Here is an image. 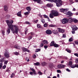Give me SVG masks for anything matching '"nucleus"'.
Instances as JSON below:
<instances>
[{
    "instance_id": "obj_24",
    "label": "nucleus",
    "mask_w": 78,
    "mask_h": 78,
    "mask_svg": "<svg viewBox=\"0 0 78 78\" xmlns=\"http://www.w3.org/2000/svg\"><path fill=\"white\" fill-rule=\"evenodd\" d=\"M15 48H17V49H20V46H18L17 45H16L15 46Z\"/></svg>"
},
{
    "instance_id": "obj_27",
    "label": "nucleus",
    "mask_w": 78,
    "mask_h": 78,
    "mask_svg": "<svg viewBox=\"0 0 78 78\" xmlns=\"http://www.w3.org/2000/svg\"><path fill=\"white\" fill-rule=\"evenodd\" d=\"M56 48H58V47H59V45L56 43H55L54 46Z\"/></svg>"
},
{
    "instance_id": "obj_12",
    "label": "nucleus",
    "mask_w": 78,
    "mask_h": 78,
    "mask_svg": "<svg viewBox=\"0 0 78 78\" xmlns=\"http://www.w3.org/2000/svg\"><path fill=\"white\" fill-rule=\"evenodd\" d=\"M67 15L71 17L73 16V13L70 11H69L67 12Z\"/></svg>"
},
{
    "instance_id": "obj_32",
    "label": "nucleus",
    "mask_w": 78,
    "mask_h": 78,
    "mask_svg": "<svg viewBox=\"0 0 78 78\" xmlns=\"http://www.w3.org/2000/svg\"><path fill=\"white\" fill-rule=\"evenodd\" d=\"M44 17V18H46V19H48V16H47L45 15H43Z\"/></svg>"
},
{
    "instance_id": "obj_39",
    "label": "nucleus",
    "mask_w": 78,
    "mask_h": 78,
    "mask_svg": "<svg viewBox=\"0 0 78 78\" xmlns=\"http://www.w3.org/2000/svg\"><path fill=\"white\" fill-rule=\"evenodd\" d=\"M3 66V63H0V69H1Z\"/></svg>"
},
{
    "instance_id": "obj_23",
    "label": "nucleus",
    "mask_w": 78,
    "mask_h": 78,
    "mask_svg": "<svg viewBox=\"0 0 78 78\" xmlns=\"http://www.w3.org/2000/svg\"><path fill=\"white\" fill-rule=\"evenodd\" d=\"M17 15L19 16V17H21L22 15H21V12H19L17 13Z\"/></svg>"
},
{
    "instance_id": "obj_43",
    "label": "nucleus",
    "mask_w": 78,
    "mask_h": 78,
    "mask_svg": "<svg viewBox=\"0 0 78 78\" xmlns=\"http://www.w3.org/2000/svg\"><path fill=\"white\" fill-rule=\"evenodd\" d=\"M15 76V74L13 73H12L11 76V78H12V77H14V76Z\"/></svg>"
},
{
    "instance_id": "obj_28",
    "label": "nucleus",
    "mask_w": 78,
    "mask_h": 78,
    "mask_svg": "<svg viewBox=\"0 0 78 78\" xmlns=\"http://www.w3.org/2000/svg\"><path fill=\"white\" fill-rule=\"evenodd\" d=\"M71 68H75V67H76V65H73L71 66Z\"/></svg>"
},
{
    "instance_id": "obj_59",
    "label": "nucleus",
    "mask_w": 78,
    "mask_h": 78,
    "mask_svg": "<svg viewBox=\"0 0 78 78\" xmlns=\"http://www.w3.org/2000/svg\"><path fill=\"white\" fill-rule=\"evenodd\" d=\"M66 35L65 34H63V37H65Z\"/></svg>"
},
{
    "instance_id": "obj_22",
    "label": "nucleus",
    "mask_w": 78,
    "mask_h": 78,
    "mask_svg": "<svg viewBox=\"0 0 78 78\" xmlns=\"http://www.w3.org/2000/svg\"><path fill=\"white\" fill-rule=\"evenodd\" d=\"M55 44V41H52L51 42L50 45V46H54Z\"/></svg>"
},
{
    "instance_id": "obj_15",
    "label": "nucleus",
    "mask_w": 78,
    "mask_h": 78,
    "mask_svg": "<svg viewBox=\"0 0 78 78\" xmlns=\"http://www.w3.org/2000/svg\"><path fill=\"white\" fill-rule=\"evenodd\" d=\"M52 32L54 34H58V30H53Z\"/></svg>"
},
{
    "instance_id": "obj_20",
    "label": "nucleus",
    "mask_w": 78,
    "mask_h": 78,
    "mask_svg": "<svg viewBox=\"0 0 78 78\" xmlns=\"http://www.w3.org/2000/svg\"><path fill=\"white\" fill-rule=\"evenodd\" d=\"M1 32L2 33V36H4V35H5V31L4 30H1Z\"/></svg>"
},
{
    "instance_id": "obj_41",
    "label": "nucleus",
    "mask_w": 78,
    "mask_h": 78,
    "mask_svg": "<svg viewBox=\"0 0 78 78\" xmlns=\"http://www.w3.org/2000/svg\"><path fill=\"white\" fill-rule=\"evenodd\" d=\"M73 21H74V23H77L78 22V20H76V19L73 20Z\"/></svg>"
},
{
    "instance_id": "obj_35",
    "label": "nucleus",
    "mask_w": 78,
    "mask_h": 78,
    "mask_svg": "<svg viewBox=\"0 0 78 78\" xmlns=\"http://www.w3.org/2000/svg\"><path fill=\"white\" fill-rule=\"evenodd\" d=\"M46 64H47V63H45V62H43L42 63V65L43 66H46Z\"/></svg>"
},
{
    "instance_id": "obj_52",
    "label": "nucleus",
    "mask_w": 78,
    "mask_h": 78,
    "mask_svg": "<svg viewBox=\"0 0 78 78\" xmlns=\"http://www.w3.org/2000/svg\"><path fill=\"white\" fill-rule=\"evenodd\" d=\"M14 53L16 55H19V53L17 52H15Z\"/></svg>"
},
{
    "instance_id": "obj_30",
    "label": "nucleus",
    "mask_w": 78,
    "mask_h": 78,
    "mask_svg": "<svg viewBox=\"0 0 78 78\" xmlns=\"http://www.w3.org/2000/svg\"><path fill=\"white\" fill-rule=\"evenodd\" d=\"M37 28H41V24H38L37 25Z\"/></svg>"
},
{
    "instance_id": "obj_26",
    "label": "nucleus",
    "mask_w": 78,
    "mask_h": 78,
    "mask_svg": "<svg viewBox=\"0 0 78 78\" xmlns=\"http://www.w3.org/2000/svg\"><path fill=\"white\" fill-rule=\"evenodd\" d=\"M34 65L35 66H39L40 65V63L39 62H37L36 63H34Z\"/></svg>"
},
{
    "instance_id": "obj_58",
    "label": "nucleus",
    "mask_w": 78,
    "mask_h": 78,
    "mask_svg": "<svg viewBox=\"0 0 78 78\" xmlns=\"http://www.w3.org/2000/svg\"><path fill=\"white\" fill-rule=\"evenodd\" d=\"M75 43L77 45L78 44V41H75Z\"/></svg>"
},
{
    "instance_id": "obj_40",
    "label": "nucleus",
    "mask_w": 78,
    "mask_h": 78,
    "mask_svg": "<svg viewBox=\"0 0 78 78\" xmlns=\"http://www.w3.org/2000/svg\"><path fill=\"white\" fill-rule=\"evenodd\" d=\"M41 51V49H37L35 50V52H38V51Z\"/></svg>"
},
{
    "instance_id": "obj_42",
    "label": "nucleus",
    "mask_w": 78,
    "mask_h": 78,
    "mask_svg": "<svg viewBox=\"0 0 78 78\" xmlns=\"http://www.w3.org/2000/svg\"><path fill=\"white\" fill-rule=\"evenodd\" d=\"M57 0H51V2H55L56 3V1Z\"/></svg>"
},
{
    "instance_id": "obj_17",
    "label": "nucleus",
    "mask_w": 78,
    "mask_h": 78,
    "mask_svg": "<svg viewBox=\"0 0 78 78\" xmlns=\"http://www.w3.org/2000/svg\"><path fill=\"white\" fill-rule=\"evenodd\" d=\"M26 9L28 11H30L31 10V8L30 6H28L26 7Z\"/></svg>"
},
{
    "instance_id": "obj_48",
    "label": "nucleus",
    "mask_w": 78,
    "mask_h": 78,
    "mask_svg": "<svg viewBox=\"0 0 78 78\" xmlns=\"http://www.w3.org/2000/svg\"><path fill=\"white\" fill-rule=\"evenodd\" d=\"M33 58H36V56L34 54L33 55Z\"/></svg>"
},
{
    "instance_id": "obj_45",
    "label": "nucleus",
    "mask_w": 78,
    "mask_h": 78,
    "mask_svg": "<svg viewBox=\"0 0 78 78\" xmlns=\"http://www.w3.org/2000/svg\"><path fill=\"white\" fill-rule=\"evenodd\" d=\"M32 39V37L30 36L28 37V39L30 41V39Z\"/></svg>"
},
{
    "instance_id": "obj_6",
    "label": "nucleus",
    "mask_w": 78,
    "mask_h": 78,
    "mask_svg": "<svg viewBox=\"0 0 78 78\" xmlns=\"http://www.w3.org/2000/svg\"><path fill=\"white\" fill-rule=\"evenodd\" d=\"M34 2H36L37 3L39 4H43V1L41 0H33Z\"/></svg>"
},
{
    "instance_id": "obj_49",
    "label": "nucleus",
    "mask_w": 78,
    "mask_h": 78,
    "mask_svg": "<svg viewBox=\"0 0 78 78\" xmlns=\"http://www.w3.org/2000/svg\"><path fill=\"white\" fill-rule=\"evenodd\" d=\"M44 47L45 49H47L48 48V46L47 45H45L44 46Z\"/></svg>"
},
{
    "instance_id": "obj_44",
    "label": "nucleus",
    "mask_w": 78,
    "mask_h": 78,
    "mask_svg": "<svg viewBox=\"0 0 78 78\" xmlns=\"http://www.w3.org/2000/svg\"><path fill=\"white\" fill-rule=\"evenodd\" d=\"M66 50L68 52V53H71V51L70 50L66 49Z\"/></svg>"
},
{
    "instance_id": "obj_61",
    "label": "nucleus",
    "mask_w": 78,
    "mask_h": 78,
    "mask_svg": "<svg viewBox=\"0 0 78 78\" xmlns=\"http://www.w3.org/2000/svg\"><path fill=\"white\" fill-rule=\"evenodd\" d=\"M31 35L32 36H33V35H34V33H31Z\"/></svg>"
},
{
    "instance_id": "obj_18",
    "label": "nucleus",
    "mask_w": 78,
    "mask_h": 78,
    "mask_svg": "<svg viewBox=\"0 0 78 78\" xmlns=\"http://www.w3.org/2000/svg\"><path fill=\"white\" fill-rule=\"evenodd\" d=\"M30 69L32 70L33 73H34V75H36L37 73L36 72V71L33 68H30Z\"/></svg>"
},
{
    "instance_id": "obj_21",
    "label": "nucleus",
    "mask_w": 78,
    "mask_h": 78,
    "mask_svg": "<svg viewBox=\"0 0 78 78\" xmlns=\"http://www.w3.org/2000/svg\"><path fill=\"white\" fill-rule=\"evenodd\" d=\"M47 6L48 8H50L52 6V5L50 3H48L47 5Z\"/></svg>"
},
{
    "instance_id": "obj_14",
    "label": "nucleus",
    "mask_w": 78,
    "mask_h": 78,
    "mask_svg": "<svg viewBox=\"0 0 78 78\" xmlns=\"http://www.w3.org/2000/svg\"><path fill=\"white\" fill-rule=\"evenodd\" d=\"M67 20H68V22L69 23H70L71 22H72L73 20L72 19V18H69L67 19Z\"/></svg>"
},
{
    "instance_id": "obj_31",
    "label": "nucleus",
    "mask_w": 78,
    "mask_h": 78,
    "mask_svg": "<svg viewBox=\"0 0 78 78\" xmlns=\"http://www.w3.org/2000/svg\"><path fill=\"white\" fill-rule=\"evenodd\" d=\"M49 27H56V25H53V24H50L49 25Z\"/></svg>"
},
{
    "instance_id": "obj_54",
    "label": "nucleus",
    "mask_w": 78,
    "mask_h": 78,
    "mask_svg": "<svg viewBox=\"0 0 78 78\" xmlns=\"http://www.w3.org/2000/svg\"><path fill=\"white\" fill-rule=\"evenodd\" d=\"M74 55L75 56H77V57H78V54L75 53V54H74Z\"/></svg>"
},
{
    "instance_id": "obj_13",
    "label": "nucleus",
    "mask_w": 78,
    "mask_h": 78,
    "mask_svg": "<svg viewBox=\"0 0 78 78\" xmlns=\"http://www.w3.org/2000/svg\"><path fill=\"white\" fill-rule=\"evenodd\" d=\"M58 32H60V33H63L64 32V30L60 28H58Z\"/></svg>"
},
{
    "instance_id": "obj_2",
    "label": "nucleus",
    "mask_w": 78,
    "mask_h": 78,
    "mask_svg": "<svg viewBox=\"0 0 78 78\" xmlns=\"http://www.w3.org/2000/svg\"><path fill=\"white\" fill-rule=\"evenodd\" d=\"M59 12L55 10H52L51 11V13L49 15L50 18L53 19L54 17H57L59 16Z\"/></svg>"
},
{
    "instance_id": "obj_9",
    "label": "nucleus",
    "mask_w": 78,
    "mask_h": 78,
    "mask_svg": "<svg viewBox=\"0 0 78 78\" xmlns=\"http://www.w3.org/2000/svg\"><path fill=\"white\" fill-rule=\"evenodd\" d=\"M46 33L47 34H51L52 33V31L49 29L47 30L46 31Z\"/></svg>"
},
{
    "instance_id": "obj_25",
    "label": "nucleus",
    "mask_w": 78,
    "mask_h": 78,
    "mask_svg": "<svg viewBox=\"0 0 78 78\" xmlns=\"http://www.w3.org/2000/svg\"><path fill=\"white\" fill-rule=\"evenodd\" d=\"M30 13V12L28 11V12H24V14L26 16L27 15H28Z\"/></svg>"
},
{
    "instance_id": "obj_62",
    "label": "nucleus",
    "mask_w": 78,
    "mask_h": 78,
    "mask_svg": "<svg viewBox=\"0 0 78 78\" xmlns=\"http://www.w3.org/2000/svg\"><path fill=\"white\" fill-rule=\"evenodd\" d=\"M28 59H29V58L28 57H26V61H27V60H28Z\"/></svg>"
},
{
    "instance_id": "obj_36",
    "label": "nucleus",
    "mask_w": 78,
    "mask_h": 78,
    "mask_svg": "<svg viewBox=\"0 0 78 78\" xmlns=\"http://www.w3.org/2000/svg\"><path fill=\"white\" fill-rule=\"evenodd\" d=\"M5 60H4V58H1L0 60V62H3Z\"/></svg>"
},
{
    "instance_id": "obj_1",
    "label": "nucleus",
    "mask_w": 78,
    "mask_h": 78,
    "mask_svg": "<svg viewBox=\"0 0 78 78\" xmlns=\"http://www.w3.org/2000/svg\"><path fill=\"white\" fill-rule=\"evenodd\" d=\"M6 22L9 27V28H8L7 30V34L8 35L10 32H11V30L12 31L13 33H18V27L16 25H12V23H13V21L12 20H7ZM10 28V29H9ZM10 29L11 30H10Z\"/></svg>"
},
{
    "instance_id": "obj_64",
    "label": "nucleus",
    "mask_w": 78,
    "mask_h": 78,
    "mask_svg": "<svg viewBox=\"0 0 78 78\" xmlns=\"http://www.w3.org/2000/svg\"><path fill=\"white\" fill-rule=\"evenodd\" d=\"M73 11H76V9L75 8H73Z\"/></svg>"
},
{
    "instance_id": "obj_5",
    "label": "nucleus",
    "mask_w": 78,
    "mask_h": 78,
    "mask_svg": "<svg viewBox=\"0 0 78 78\" xmlns=\"http://www.w3.org/2000/svg\"><path fill=\"white\" fill-rule=\"evenodd\" d=\"M62 23H63L64 24L67 23V22H68L67 19L64 18L63 20H62Z\"/></svg>"
},
{
    "instance_id": "obj_46",
    "label": "nucleus",
    "mask_w": 78,
    "mask_h": 78,
    "mask_svg": "<svg viewBox=\"0 0 78 78\" xmlns=\"http://www.w3.org/2000/svg\"><path fill=\"white\" fill-rule=\"evenodd\" d=\"M44 46V44L42 43H41L40 44V47H42Z\"/></svg>"
},
{
    "instance_id": "obj_4",
    "label": "nucleus",
    "mask_w": 78,
    "mask_h": 78,
    "mask_svg": "<svg viewBox=\"0 0 78 78\" xmlns=\"http://www.w3.org/2000/svg\"><path fill=\"white\" fill-rule=\"evenodd\" d=\"M4 55L5 58H9V52L8 51H6L4 53Z\"/></svg>"
},
{
    "instance_id": "obj_60",
    "label": "nucleus",
    "mask_w": 78,
    "mask_h": 78,
    "mask_svg": "<svg viewBox=\"0 0 78 78\" xmlns=\"http://www.w3.org/2000/svg\"><path fill=\"white\" fill-rule=\"evenodd\" d=\"M64 61L63 60H62L61 62V63H62V64H63V63H64Z\"/></svg>"
},
{
    "instance_id": "obj_3",
    "label": "nucleus",
    "mask_w": 78,
    "mask_h": 78,
    "mask_svg": "<svg viewBox=\"0 0 78 78\" xmlns=\"http://www.w3.org/2000/svg\"><path fill=\"white\" fill-rule=\"evenodd\" d=\"M62 1L61 0H57L56 1V4L57 6L59 7L62 5Z\"/></svg>"
},
{
    "instance_id": "obj_8",
    "label": "nucleus",
    "mask_w": 78,
    "mask_h": 78,
    "mask_svg": "<svg viewBox=\"0 0 78 78\" xmlns=\"http://www.w3.org/2000/svg\"><path fill=\"white\" fill-rule=\"evenodd\" d=\"M71 28L73 30H74V31H76L78 30V28L76 26H71Z\"/></svg>"
},
{
    "instance_id": "obj_16",
    "label": "nucleus",
    "mask_w": 78,
    "mask_h": 78,
    "mask_svg": "<svg viewBox=\"0 0 78 78\" xmlns=\"http://www.w3.org/2000/svg\"><path fill=\"white\" fill-rule=\"evenodd\" d=\"M42 42L44 43V44H45V45H47V44H48V41H47V40H43L42 41Z\"/></svg>"
},
{
    "instance_id": "obj_33",
    "label": "nucleus",
    "mask_w": 78,
    "mask_h": 78,
    "mask_svg": "<svg viewBox=\"0 0 78 78\" xmlns=\"http://www.w3.org/2000/svg\"><path fill=\"white\" fill-rule=\"evenodd\" d=\"M41 22L43 23H45V20H44V19L43 18H41Z\"/></svg>"
},
{
    "instance_id": "obj_34",
    "label": "nucleus",
    "mask_w": 78,
    "mask_h": 78,
    "mask_svg": "<svg viewBox=\"0 0 78 78\" xmlns=\"http://www.w3.org/2000/svg\"><path fill=\"white\" fill-rule=\"evenodd\" d=\"M4 65H6L8 62V60H5L4 61Z\"/></svg>"
},
{
    "instance_id": "obj_38",
    "label": "nucleus",
    "mask_w": 78,
    "mask_h": 78,
    "mask_svg": "<svg viewBox=\"0 0 78 78\" xmlns=\"http://www.w3.org/2000/svg\"><path fill=\"white\" fill-rule=\"evenodd\" d=\"M25 24H27L28 25H30L31 23L29 22L28 21H26V22H25Z\"/></svg>"
},
{
    "instance_id": "obj_10",
    "label": "nucleus",
    "mask_w": 78,
    "mask_h": 78,
    "mask_svg": "<svg viewBox=\"0 0 78 78\" xmlns=\"http://www.w3.org/2000/svg\"><path fill=\"white\" fill-rule=\"evenodd\" d=\"M67 11V9H63L61 8L60 9V12H64Z\"/></svg>"
},
{
    "instance_id": "obj_51",
    "label": "nucleus",
    "mask_w": 78,
    "mask_h": 78,
    "mask_svg": "<svg viewBox=\"0 0 78 78\" xmlns=\"http://www.w3.org/2000/svg\"><path fill=\"white\" fill-rule=\"evenodd\" d=\"M44 27H47V24L45 23L44 24Z\"/></svg>"
},
{
    "instance_id": "obj_63",
    "label": "nucleus",
    "mask_w": 78,
    "mask_h": 78,
    "mask_svg": "<svg viewBox=\"0 0 78 78\" xmlns=\"http://www.w3.org/2000/svg\"><path fill=\"white\" fill-rule=\"evenodd\" d=\"M72 32L73 34H75V31H72Z\"/></svg>"
},
{
    "instance_id": "obj_11",
    "label": "nucleus",
    "mask_w": 78,
    "mask_h": 78,
    "mask_svg": "<svg viewBox=\"0 0 78 78\" xmlns=\"http://www.w3.org/2000/svg\"><path fill=\"white\" fill-rule=\"evenodd\" d=\"M22 50L24 52H25V51H27V52H28V53H30V52L29 50L27 49V48H22Z\"/></svg>"
},
{
    "instance_id": "obj_53",
    "label": "nucleus",
    "mask_w": 78,
    "mask_h": 78,
    "mask_svg": "<svg viewBox=\"0 0 78 78\" xmlns=\"http://www.w3.org/2000/svg\"><path fill=\"white\" fill-rule=\"evenodd\" d=\"M57 72L58 73H61V71L59 70H57Z\"/></svg>"
},
{
    "instance_id": "obj_19",
    "label": "nucleus",
    "mask_w": 78,
    "mask_h": 78,
    "mask_svg": "<svg viewBox=\"0 0 78 78\" xmlns=\"http://www.w3.org/2000/svg\"><path fill=\"white\" fill-rule=\"evenodd\" d=\"M4 9L5 11H7L8 9V6H7L6 5H5L4 6Z\"/></svg>"
},
{
    "instance_id": "obj_47",
    "label": "nucleus",
    "mask_w": 78,
    "mask_h": 78,
    "mask_svg": "<svg viewBox=\"0 0 78 78\" xmlns=\"http://www.w3.org/2000/svg\"><path fill=\"white\" fill-rule=\"evenodd\" d=\"M72 41H73V38H70L69 39V42H72Z\"/></svg>"
},
{
    "instance_id": "obj_56",
    "label": "nucleus",
    "mask_w": 78,
    "mask_h": 78,
    "mask_svg": "<svg viewBox=\"0 0 78 78\" xmlns=\"http://www.w3.org/2000/svg\"><path fill=\"white\" fill-rule=\"evenodd\" d=\"M66 70L67 72H70V70H69L68 68L66 69Z\"/></svg>"
},
{
    "instance_id": "obj_50",
    "label": "nucleus",
    "mask_w": 78,
    "mask_h": 78,
    "mask_svg": "<svg viewBox=\"0 0 78 78\" xmlns=\"http://www.w3.org/2000/svg\"><path fill=\"white\" fill-rule=\"evenodd\" d=\"M6 65H4L3 66V69H5V68H6Z\"/></svg>"
},
{
    "instance_id": "obj_37",
    "label": "nucleus",
    "mask_w": 78,
    "mask_h": 78,
    "mask_svg": "<svg viewBox=\"0 0 78 78\" xmlns=\"http://www.w3.org/2000/svg\"><path fill=\"white\" fill-rule=\"evenodd\" d=\"M38 75H42L43 74L42 73H41V72L40 71H38Z\"/></svg>"
},
{
    "instance_id": "obj_57",
    "label": "nucleus",
    "mask_w": 78,
    "mask_h": 78,
    "mask_svg": "<svg viewBox=\"0 0 78 78\" xmlns=\"http://www.w3.org/2000/svg\"><path fill=\"white\" fill-rule=\"evenodd\" d=\"M38 20L34 21V22L35 23H37L38 22Z\"/></svg>"
},
{
    "instance_id": "obj_55",
    "label": "nucleus",
    "mask_w": 78,
    "mask_h": 78,
    "mask_svg": "<svg viewBox=\"0 0 78 78\" xmlns=\"http://www.w3.org/2000/svg\"><path fill=\"white\" fill-rule=\"evenodd\" d=\"M30 75H33V73L32 72H30Z\"/></svg>"
},
{
    "instance_id": "obj_29",
    "label": "nucleus",
    "mask_w": 78,
    "mask_h": 78,
    "mask_svg": "<svg viewBox=\"0 0 78 78\" xmlns=\"http://www.w3.org/2000/svg\"><path fill=\"white\" fill-rule=\"evenodd\" d=\"M72 61H70L69 62V66H72Z\"/></svg>"
},
{
    "instance_id": "obj_7",
    "label": "nucleus",
    "mask_w": 78,
    "mask_h": 78,
    "mask_svg": "<svg viewBox=\"0 0 78 78\" xmlns=\"http://www.w3.org/2000/svg\"><path fill=\"white\" fill-rule=\"evenodd\" d=\"M65 66H66L62 64L58 65L57 66V67L58 68V69H62V68H64V67Z\"/></svg>"
}]
</instances>
